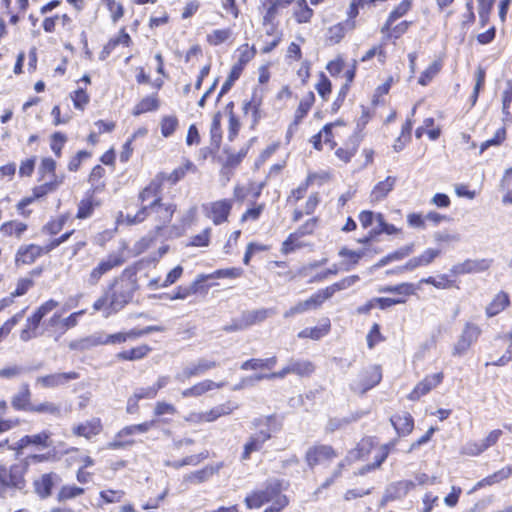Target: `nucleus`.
<instances>
[{"label":"nucleus","instance_id":"nucleus-1","mask_svg":"<svg viewBox=\"0 0 512 512\" xmlns=\"http://www.w3.org/2000/svg\"><path fill=\"white\" fill-rule=\"evenodd\" d=\"M138 288L136 272L131 268L124 269L93 303V310L101 311L108 318L129 304Z\"/></svg>","mask_w":512,"mask_h":512},{"label":"nucleus","instance_id":"nucleus-2","mask_svg":"<svg viewBox=\"0 0 512 512\" xmlns=\"http://www.w3.org/2000/svg\"><path fill=\"white\" fill-rule=\"evenodd\" d=\"M139 200L141 201L142 207L135 214L124 215L122 212L119 214L117 218L118 223H125L127 225H133L143 222L147 218L148 209L161 201L160 197V185L156 182H151L147 187H145L139 194Z\"/></svg>","mask_w":512,"mask_h":512},{"label":"nucleus","instance_id":"nucleus-3","mask_svg":"<svg viewBox=\"0 0 512 512\" xmlns=\"http://www.w3.org/2000/svg\"><path fill=\"white\" fill-rule=\"evenodd\" d=\"M388 452L389 450L387 446L376 447L371 438H365L357 444L355 449L348 453L347 460L354 461L364 459L368 458L370 454H373L375 461L371 465L368 464L365 467L360 468V470H370L378 467L386 459Z\"/></svg>","mask_w":512,"mask_h":512},{"label":"nucleus","instance_id":"nucleus-4","mask_svg":"<svg viewBox=\"0 0 512 512\" xmlns=\"http://www.w3.org/2000/svg\"><path fill=\"white\" fill-rule=\"evenodd\" d=\"M248 508H259L264 503L271 502L272 504L264 512H280L288 504V498L280 494L277 487L267 489L266 491L255 492L245 498Z\"/></svg>","mask_w":512,"mask_h":512},{"label":"nucleus","instance_id":"nucleus-5","mask_svg":"<svg viewBox=\"0 0 512 512\" xmlns=\"http://www.w3.org/2000/svg\"><path fill=\"white\" fill-rule=\"evenodd\" d=\"M59 303L50 299L43 303L30 317L26 319L25 327L20 332V339L27 342L38 337L42 333L39 332V326L43 318L57 308Z\"/></svg>","mask_w":512,"mask_h":512},{"label":"nucleus","instance_id":"nucleus-6","mask_svg":"<svg viewBox=\"0 0 512 512\" xmlns=\"http://www.w3.org/2000/svg\"><path fill=\"white\" fill-rule=\"evenodd\" d=\"M124 262L125 260L120 253H110L101 259L94 268H92L86 276L85 282L89 286H96L105 274L110 272L112 269L121 266Z\"/></svg>","mask_w":512,"mask_h":512},{"label":"nucleus","instance_id":"nucleus-7","mask_svg":"<svg viewBox=\"0 0 512 512\" xmlns=\"http://www.w3.org/2000/svg\"><path fill=\"white\" fill-rule=\"evenodd\" d=\"M337 457L336 451L329 445H314L305 455L309 467L325 466Z\"/></svg>","mask_w":512,"mask_h":512},{"label":"nucleus","instance_id":"nucleus-8","mask_svg":"<svg viewBox=\"0 0 512 512\" xmlns=\"http://www.w3.org/2000/svg\"><path fill=\"white\" fill-rule=\"evenodd\" d=\"M175 211V204L159 201L148 209L147 217H151L156 224V229L160 230L171 221Z\"/></svg>","mask_w":512,"mask_h":512},{"label":"nucleus","instance_id":"nucleus-9","mask_svg":"<svg viewBox=\"0 0 512 512\" xmlns=\"http://www.w3.org/2000/svg\"><path fill=\"white\" fill-rule=\"evenodd\" d=\"M51 432L43 430L37 434L25 435L19 439L12 449L16 450L19 454L23 449L33 446L37 449H47L52 446Z\"/></svg>","mask_w":512,"mask_h":512},{"label":"nucleus","instance_id":"nucleus-10","mask_svg":"<svg viewBox=\"0 0 512 512\" xmlns=\"http://www.w3.org/2000/svg\"><path fill=\"white\" fill-rule=\"evenodd\" d=\"M481 330L479 326L473 323H467L453 348V355H463L470 346L477 341Z\"/></svg>","mask_w":512,"mask_h":512},{"label":"nucleus","instance_id":"nucleus-11","mask_svg":"<svg viewBox=\"0 0 512 512\" xmlns=\"http://www.w3.org/2000/svg\"><path fill=\"white\" fill-rule=\"evenodd\" d=\"M381 378L382 374L380 368L378 366H372L365 370L357 381L353 382L352 388L356 392L365 393L367 390L377 385L381 381Z\"/></svg>","mask_w":512,"mask_h":512},{"label":"nucleus","instance_id":"nucleus-12","mask_svg":"<svg viewBox=\"0 0 512 512\" xmlns=\"http://www.w3.org/2000/svg\"><path fill=\"white\" fill-rule=\"evenodd\" d=\"M443 377L444 375L442 372L427 375L414 387L408 395V399L411 401L419 400L422 396L428 394L433 388L437 387L442 382Z\"/></svg>","mask_w":512,"mask_h":512},{"label":"nucleus","instance_id":"nucleus-13","mask_svg":"<svg viewBox=\"0 0 512 512\" xmlns=\"http://www.w3.org/2000/svg\"><path fill=\"white\" fill-rule=\"evenodd\" d=\"M327 300V297L323 290H319L313 294L310 298L298 302L295 306L291 307L284 313L285 318L292 317L296 314L304 313L308 310L317 309L322 303Z\"/></svg>","mask_w":512,"mask_h":512},{"label":"nucleus","instance_id":"nucleus-14","mask_svg":"<svg viewBox=\"0 0 512 512\" xmlns=\"http://www.w3.org/2000/svg\"><path fill=\"white\" fill-rule=\"evenodd\" d=\"M207 216L212 219L215 225L227 221L232 209V202L227 199L218 200L205 207Z\"/></svg>","mask_w":512,"mask_h":512},{"label":"nucleus","instance_id":"nucleus-15","mask_svg":"<svg viewBox=\"0 0 512 512\" xmlns=\"http://www.w3.org/2000/svg\"><path fill=\"white\" fill-rule=\"evenodd\" d=\"M46 248L39 245L29 244L20 246L15 256V263L19 265H30L42 254L47 253Z\"/></svg>","mask_w":512,"mask_h":512},{"label":"nucleus","instance_id":"nucleus-16","mask_svg":"<svg viewBox=\"0 0 512 512\" xmlns=\"http://www.w3.org/2000/svg\"><path fill=\"white\" fill-rule=\"evenodd\" d=\"M102 431V422L100 418L94 417L85 422L78 423L72 427V433L78 437L91 439Z\"/></svg>","mask_w":512,"mask_h":512},{"label":"nucleus","instance_id":"nucleus-17","mask_svg":"<svg viewBox=\"0 0 512 512\" xmlns=\"http://www.w3.org/2000/svg\"><path fill=\"white\" fill-rule=\"evenodd\" d=\"M78 377L79 375L76 372L55 373L37 377L36 384L43 388H55L64 385L71 380L77 379Z\"/></svg>","mask_w":512,"mask_h":512},{"label":"nucleus","instance_id":"nucleus-18","mask_svg":"<svg viewBox=\"0 0 512 512\" xmlns=\"http://www.w3.org/2000/svg\"><path fill=\"white\" fill-rule=\"evenodd\" d=\"M224 386V382H214L210 379H205L203 381H200L193 386L182 390L181 396L183 398H189V397H200L214 389H220Z\"/></svg>","mask_w":512,"mask_h":512},{"label":"nucleus","instance_id":"nucleus-19","mask_svg":"<svg viewBox=\"0 0 512 512\" xmlns=\"http://www.w3.org/2000/svg\"><path fill=\"white\" fill-rule=\"evenodd\" d=\"M396 181V177L388 176L384 180L379 181L377 184H375L369 196L371 203H378L383 201L388 196V194L394 189Z\"/></svg>","mask_w":512,"mask_h":512},{"label":"nucleus","instance_id":"nucleus-20","mask_svg":"<svg viewBox=\"0 0 512 512\" xmlns=\"http://www.w3.org/2000/svg\"><path fill=\"white\" fill-rule=\"evenodd\" d=\"M271 434L268 431H260L252 435L244 445L241 460L246 461L250 458L251 453L259 451L263 444L270 439Z\"/></svg>","mask_w":512,"mask_h":512},{"label":"nucleus","instance_id":"nucleus-21","mask_svg":"<svg viewBox=\"0 0 512 512\" xmlns=\"http://www.w3.org/2000/svg\"><path fill=\"white\" fill-rule=\"evenodd\" d=\"M293 1L294 0H261V7L264 9L263 23H272L279 9L287 7Z\"/></svg>","mask_w":512,"mask_h":512},{"label":"nucleus","instance_id":"nucleus-22","mask_svg":"<svg viewBox=\"0 0 512 512\" xmlns=\"http://www.w3.org/2000/svg\"><path fill=\"white\" fill-rule=\"evenodd\" d=\"M31 392L27 383L22 384L19 391L12 397L11 405L16 410H24L31 412Z\"/></svg>","mask_w":512,"mask_h":512},{"label":"nucleus","instance_id":"nucleus-23","mask_svg":"<svg viewBox=\"0 0 512 512\" xmlns=\"http://www.w3.org/2000/svg\"><path fill=\"white\" fill-rule=\"evenodd\" d=\"M42 326L43 332L54 336L55 340L65 333L63 317L58 313H54L50 318L44 320Z\"/></svg>","mask_w":512,"mask_h":512},{"label":"nucleus","instance_id":"nucleus-24","mask_svg":"<svg viewBox=\"0 0 512 512\" xmlns=\"http://www.w3.org/2000/svg\"><path fill=\"white\" fill-rule=\"evenodd\" d=\"M391 423L400 436L408 435L412 432L414 427L413 418L408 412H403L393 416L391 418Z\"/></svg>","mask_w":512,"mask_h":512},{"label":"nucleus","instance_id":"nucleus-25","mask_svg":"<svg viewBox=\"0 0 512 512\" xmlns=\"http://www.w3.org/2000/svg\"><path fill=\"white\" fill-rule=\"evenodd\" d=\"M169 382V376H160L152 386L138 389L134 394V398L136 401L142 398L152 399L157 395L158 391L166 387Z\"/></svg>","mask_w":512,"mask_h":512},{"label":"nucleus","instance_id":"nucleus-26","mask_svg":"<svg viewBox=\"0 0 512 512\" xmlns=\"http://www.w3.org/2000/svg\"><path fill=\"white\" fill-rule=\"evenodd\" d=\"M151 347L147 344H141L134 348L123 350L116 354V358L120 361H136L145 358L150 352Z\"/></svg>","mask_w":512,"mask_h":512},{"label":"nucleus","instance_id":"nucleus-27","mask_svg":"<svg viewBox=\"0 0 512 512\" xmlns=\"http://www.w3.org/2000/svg\"><path fill=\"white\" fill-rule=\"evenodd\" d=\"M412 7V0H402L389 14L381 32L388 31L396 20L403 17Z\"/></svg>","mask_w":512,"mask_h":512},{"label":"nucleus","instance_id":"nucleus-28","mask_svg":"<svg viewBox=\"0 0 512 512\" xmlns=\"http://www.w3.org/2000/svg\"><path fill=\"white\" fill-rule=\"evenodd\" d=\"M237 408L238 405L231 401L213 407L209 411L203 412L204 422H213L221 416L231 414Z\"/></svg>","mask_w":512,"mask_h":512},{"label":"nucleus","instance_id":"nucleus-29","mask_svg":"<svg viewBox=\"0 0 512 512\" xmlns=\"http://www.w3.org/2000/svg\"><path fill=\"white\" fill-rule=\"evenodd\" d=\"M509 305V297L505 292H499L486 308V314L493 317Z\"/></svg>","mask_w":512,"mask_h":512},{"label":"nucleus","instance_id":"nucleus-30","mask_svg":"<svg viewBox=\"0 0 512 512\" xmlns=\"http://www.w3.org/2000/svg\"><path fill=\"white\" fill-rule=\"evenodd\" d=\"M26 230L27 225L17 220L5 222L0 227V232L3 236H14L17 239H20Z\"/></svg>","mask_w":512,"mask_h":512},{"label":"nucleus","instance_id":"nucleus-31","mask_svg":"<svg viewBox=\"0 0 512 512\" xmlns=\"http://www.w3.org/2000/svg\"><path fill=\"white\" fill-rule=\"evenodd\" d=\"M341 128H343V125L338 122L325 125L319 132V137L322 138V143L328 145L330 149H333L336 146L333 138L339 136L337 130Z\"/></svg>","mask_w":512,"mask_h":512},{"label":"nucleus","instance_id":"nucleus-32","mask_svg":"<svg viewBox=\"0 0 512 512\" xmlns=\"http://www.w3.org/2000/svg\"><path fill=\"white\" fill-rule=\"evenodd\" d=\"M31 412L47 414L56 418L63 416L61 405L49 401L33 405V407H31Z\"/></svg>","mask_w":512,"mask_h":512},{"label":"nucleus","instance_id":"nucleus-33","mask_svg":"<svg viewBox=\"0 0 512 512\" xmlns=\"http://www.w3.org/2000/svg\"><path fill=\"white\" fill-rule=\"evenodd\" d=\"M277 363L275 356L266 359H250L241 364L242 370L272 369Z\"/></svg>","mask_w":512,"mask_h":512},{"label":"nucleus","instance_id":"nucleus-34","mask_svg":"<svg viewBox=\"0 0 512 512\" xmlns=\"http://www.w3.org/2000/svg\"><path fill=\"white\" fill-rule=\"evenodd\" d=\"M359 280V277L357 275H352L343 278L339 282H336L332 284L329 287H326L325 289H322L327 297V299L331 298L335 292L341 291L344 289H347L354 285Z\"/></svg>","mask_w":512,"mask_h":512},{"label":"nucleus","instance_id":"nucleus-35","mask_svg":"<svg viewBox=\"0 0 512 512\" xmlns=\"http://www.w3.org/2000/svg\"><path fill=\"white\" fill-rule=\"evenodd\" d=\"M380 293H395L401 296H410L416 293V286L412 283H401L398 285H389L380 287Z\"/></svg>","mask_w":512,"mask_h":512},{"label":"nucleus","instance_id":"nucleus-36","mask_svg":"<svg viewBox=\"0 0 512 512\" xmlns=\"http://www.w3.org/2000/svg\"><path fill=\"white\" fill-rule=\"evenodd\" d=\"M200 282H201V278L199 277V279H197L190 287L179 286V287H177L176 292L173 295L163 294V295L158 296V298H168L170 300H177V299L183 300V299L187 298L188 296L197 292V289H198L197 286ZM152 297L157 298L156 295H153Z\"/></svg>","mask_w":512,"mask_h":512},{"label":"nucleus","instance_id":"nucleus-37","mask_svg":"<svg viewBox=\"0 0 512 512\" xmlns=\"http://www.w3.org/2000/svg\"><path fill=\"white\" fill-rule=\"evenodd\" d=\"M56 162L52 158H43L39 167L40 180H55V178H63L55 174Z\"/></svg>","mask_w":512,"mask_h":512},{"label":"nucleus","instance_id":"nucleus-38","mask_svg":"<svg viewBox=\"0 0 512 512\" xmlns=\"http://www.w3.org/2000/svg\"><path fill=\"white\" fill-rule=\"evenodd\" d=\"M347 23H337L328 28L326 32V41L333 45L339 43L347 32Z\"/></svg>","mask_w":512,"mask_h":512},{"label":"nucleus","instance_id":"nucleus-39","mask_svg":"<svg viewBox=\"0 0 512 512\" xmlns=\"http://www.w3.org/2000/svg\"><path fill=\"white\" fill-rule=\"evenodd\" d=\"M159 103L156 96H147L143 98L133 109V115L139 116L143 113L158 109Z\"/></svg>","mask_w":512,"mask_h":512},{"label":"nucleus","instance_id":"nucleus-40","mask_svg":"<svg viewBox=\"0 0 512 512\" xmlns=\"http://www.w3.org/2000/svg\"><path fill=\"white\" fill-rule=\"evenodd\" d=\"M294 16L298 23H307L313 16V10L308 6L306 0H297Z\"/></svg>","mask_w":512,"mask_h":512},{"label":"nucleus","instance_id":"nucleus-41","mask_svg":"<svg viewBox=\"0 0 512 512\" xmlns=\"http://www.w3.org/2000/svg\"><path fill=\"white\" fill-rule=\"evenodd\" d=\"M243 270L237 267L219 269L210 275H200L201 281L206 279H219V278H238L242 275Z\"/></svg>","mask_w":512,"mask_h":512},{"label":"nucleus","instance_id":"nucleus-42","mask_svg":"<svg viewBox=\"0 0 512 512\" xmlns=\"http://www.w3.org/2000/svg\"><path fill=\"white\" fill-rule=\"evenodd\" d=\"M290 371L298 376H308L314 371V365L307 360H291Z\"/></svg>","mask_w":512,"mask_h":512},{"label":"nucleus","instance_id":"nucleus-43","mask_svg":"<svg viewBox=\"0 0 512 512\" xmlns=\"http://www.w3.org/2000/svg\"><path fill=\"white\" fill-rule=\"evenodd\" d=\"M232 36V31L229 28L216 29L210 32L206 39L207 42L212 46H218L228 41Z\"/></svg>","mask_w":512,"mask_h":512},{"label":"nucleus","instance_id":"nucleus-44","mask_svg":"<svg viewBox=\"0 0 512 512\" xmlns=\"http://www.w3.org/2000/svg\"><path fill=\"white\" fill-rule=\"evenodd\" d=\"M314 100V94L310 92L300 101L299 106L295 111V125H298L299 122L307 115L308 111L311 109L314 103Z\"/></svg>","mask_w":512,"mask_h":512},{"label":"nucleus","instance_id":"nucleus-45","mask_svg":"<svg viewBox=\"0 0 512 512\" xmlns=\"http://www.w3.org/2000/svg\"><path fill=\"white\" fill-rule=\"evenodd\" d=\"M45 182L33 189L34 198H40L58 188L62 184L63 178H55V180H44Z\"/></svg>","mask_w":512,"mask_h":512},{"label":"nucleus","instance_id":"nucleus-46","mask_svg":"<svg viewBox=\"0 0 512 512\" xmlns=\"http://www.w3.org/2000/svg\"><path fill=\"white\" fill-rule=\"evenodd\" d=\"M408 491V485L405 482H396L389 485L386 490L384 500H394L404 496Z\"/></svg>","mask_w":512,"mask_h":512},{"label":"nucleus","instance_id":"nucleus-47","mask_svg":"<svg viewBox=\"0 0 512 512\" xmlns=\"http://www.w3.org/2000/svg\"><path fill=\"white\" fill-rule=\"evenodd\" d=\"M99 345H107L106 334L95 333L93 335H90V336L82 339L78 343V347H80L81 349H89V348L96 347Z\"/></svg>","mask_w":512,"mask_h":512},{"label":"nucleus","instance_id":"nucleus-48","mask_svg":"<svg viewBox=\"0 0 512 512\" xmlns=\"http://www.w3.org/2000/svg\"><path fill=\"white\" fill-rule=\"evenodd\" d=\"M398 232L399 229L396 226L386 223L383 215L380 213L377 214V225L372 228L371 234L379 235L381 233H386L388 235H392L397 234Z\"/></svg>","mask_w":512,"mask_h":512},{"label":"nucleus","instance_id":"nucleus-49","mask_svg":"<svg viewBox=\"0 0 512 512\" xmlns=\"http://www.w3.org/2000/svg\"><path fill=\"white\" fill-rule=\"evenodd\" d=\"M177 127H178V119L176 116L169 115V116H165L162 118L161 123H160V128H161V134L164 137L171 136L175 132Z\"/></svg>","mask_w":512,"mask_h":512},{"label":"nucleus","instance_id":"nucleus-50","mask_svg":"<svg viewBox=\"0 0 512 512\" xmlns=\"http://www.w3.org/2000/svg\"><path fill=\"white\" fill-rule=\"evenodd\" d=\"M317 226V219L311 218L307 220L297 231L291 233L288 237V243H291L292 240L295 239L296 236H305L310 235L314 232L315 228Z\"/></svg>","mask_w":512,"mask_h":512},{"label":"nucleus","instance_id":"nucleus-51","mask_svg":"<svg viewBox=\"0 0 512 512\" xmlns=\"http://www.w3.org/2000/svg\"><path fill=\"white\" fill-rule=\"evenodd\" d=\"M506 138V129L501 127L497 129L494 136L491 139L484 141L480 146V154L483 153L487 148L491 146H500Z\"/></svg>","mask_w":512,"mask_h":512},{"label":"nucleus","instance_id":"nucleus-52","mask_svg":"<svg viewBox=\"0 0 512 512\" xmlns=\"http://www.w3.org/2000/svg\"><path fill=\"white\" fill-rule=\"evenodd\" d=\"M357 151L356 144H347L335 151L336 157L343 163H348Z\"/></svg>","mask_w":512,"mask_h":512},{"label":"nucleus","instance_id":"nucleus-53","mask_svg":"<svg viewBox=\"0 0 512 512\" xmlns=\"http://www.w3.org/2000/svg\"><path fill=\"white\" fill-rule=\"evenodd\" d=\"M316 91L323 100H327L332 91V85L327 76L323 73L320 74L319 80L315 86Z\"/></svg>","mask_w":512,"mask_h":512},{"label":"nucleus","instance_id":"nucleus-54","mask_svg":"<svg viewBox=\"0 0 512 512\" xmlns=\"http://www.w3.org/2000/svg\"><path fill=\"white\" fill-rule=\"evenodd\" d=\"M441 64L439 62H433L419 77V84L426 86L440 71Z\"/></svg>","mask_w":512,"mask_h":512},{"label":"nucleus","instance_id":"nucleus-55","mask_svg":"<svg viewBox=\"0 0 512 512\" xmlns=\"http://www.w3.org/2000/svg\"><path fill=\"white\" fill-rule=\"evenodd\" d=\"M211 228L204 229L201 233L191 237L189 246L207 247L210 243Z\"/></svg>","mask_w":512,"mask_h":512},{"label":"nucleus","instance_id":"nucleus-56","mask_svg":"<svg viewBox=\"0 0 512 512\" xmlns=\"http://www.w3.org/2000/svg\"><path fill=\"white\" fill-rule=\"evenodd\" d=\"M95 204L92 201V199L87 198L81 200V202L78 205V211L76 217L78 219H86L92 215V212L94 210Z\"/></svg>","mask_w":512,"mask_h":512},{"label":"nucleus","instance_id":"nucleus-57","mask_svg":"<svg viewBox=\"0 0 512 512\" xmlns=\"http://www.w3.org/2000/svg\"><path fill=\"white\" fill-rule=\"evenodd\" d=\"M242 72V67L240 65H234L231 69V72L227 78V80L222 85L219 96L225 94L232 87L233 83L240 77Z\"/></svg>","mask_w":512,"mask_h":512},{"label":"nucleus","instance_id":"nucleus-58","mask_svg":"<svg viewBox=\"0 0 512 512\" xmlns=\"http://www.w3.org/2000/svg\"><path fill=\"white\" fill-rule=\"evenodd\" d=\"M483 451L485 450L482 446L481 441H469L462 446L460 453L462 455L467 456H477L481 454Z\"/></svg>","mask_w":512,"mask_h":512},{"label":"nucleus","instance_id":"nucleus-59","mask_svg":"<svg viewBox=\"0 0 512 512\" xmlns=\"http://www.w3.org/2000/svg\"><path fill=\"white\" fill-rule=\"evenodd\" d=\"M505 339L509 341L505 354L496 360L491 361V365L504 366L512 361V332L505 336Z\"/></svg>","mask_w":512,"mask_h":512},{"label":"nucleus","instance_id":"nucleus-60","mask_svg":"<svg viewBox=\"0 0 512 512\" xmlns=\"http://www.w3.org/2000/svg\"><path fill=\"white\" fill-rule=\"evenodd\" d=\"M265 208V205L264 204H257V205H254L253 207L247 209L241 216V219L240 221L241 222H246V221H256L259 219V217L261 216L263 210Z\"/></svg>","mask_w":512,"mask_h":512},{"label":"nucleus","instance_id":"nucleus-61","mask_svg":"<svg viewBox=\"0 0 512 512\" xmlns=\"http://www.w3.org/2000/svg\"><path fill=\"white\" fill-rule=\"evenodd\" d=\"M71 98H72V101H73V104H74V107L76 109H80V110H83L84 107L88 104L89 102V96L88 94L83 90V89H78L76 90L72 95H71Z\"/></svg>","mask_w":512,"mask_h":512},{"label":"nucleus","instance_id":"nucleus-62","mask_svg":"<svg viewBox=\"0 0 512 512\" xmlns=\"http://www.w3.org/2000/svg\"><path fill=\"white\" fill-rule=\"evenodd\" d=\"M479 263L475 261H465L462 264H458L453 267L452 272L455 274H464L479 271Z\"/></svg>","mask_w":512,"mask_h":512},{"label":"nucleus","instance_id":"nucleus-63","mask_svg":"<svg viewBox=\"0 0 512 512\" xmlns=\"http://www.w3.org/2000/svg\"><path fill=\"white\" fill-rule=\"evenodd\" d=\"M327 333V329L313 327V328H305L299 332V338H311L314 340H318L323 337Z\"/></svg>","mask_w":512,"mask_h":512},{"label":"nucleus","instance_id":"nucleus-64","mask_svg":"<svg viewBox=\"0 0 512 512\" xmlns=\"http://www.w3.org/2000/svg\"><path fill=\"white\" fill-rule=\"evenodd\" d=\"M377 214L372 211H362L359 214V221L363 228L375 227L377 225Z\"/></svg>","mask_w":512,"mask_h":512}]
</instances>
